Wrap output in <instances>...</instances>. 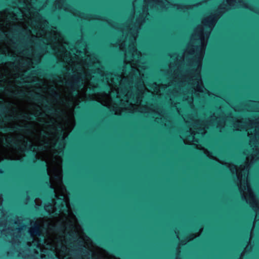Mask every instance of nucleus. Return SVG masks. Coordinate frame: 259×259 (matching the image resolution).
<instances>
[{
	"label": "nucleus",
	"mask_w": 259,
	"mask_h": 259,
	"mask_svg": "<svg viewBox=\"0 0 259 259\" xmlns=\"http://www.w3.org/2000/svg\"><path fill=\"white\" fill-rule=\"evenodd\" d=\"M58 8H61V7L59 5Z\"/></svg>",
	"instance_id": "obj_20"
},
{
	"label": "nucleus",
	"mask_w": 259,
	"mask_h": 259,
	"mask_svg": "<svg viewBox=\"0 0 259 259\" xmlns=\"http://www.w3.org/2000/svg\"><path fill=\"white\" fill-rule=\"evenodd\" d=\"M228 167L232 172H236L238 179L240 182V190L247 202L256 211L255 219H259V201L256 199L249 187L247 179L248 167L246 164L241 166L239 168L233 164H229Z\"/></svg>",
	"instance_id": "obj_4"
},
{
	"label": "nucleus",
	"mask_w": 259,
	"mask_h": 259,
	"mask_svg": "<svg viewBox=\"0 0 259 259\" xmlns=\"http://www.w3.org/2000/svg\"><path fill=\"white\" fill-rule=\"evenodd\" d=\"M1 202H2V198L0 197V204H1Z\"/></svg>",
	"instance_id": "obj_16"
},
{
	"label": "nucleus",
	"mask_w": 259,
	"mask_h": 259,
	"mask_svg": "<svg viewBox=\"0 0 259 259\" xmlns=\"http://www.w3.org/2000/svg\"><path fill=\"white\" fill-rule=\"evenodd\" d=\"M137 35L133 34L131 43L129 45L128 51L125 54L126 65L122 76H117L116 74H107L106 79L112 90L110 95L107 94H95L90 96V99L96 100L104 106L112 109L116 114H120L122 109L129 111H138L141 112H155V110L147 106H139L141 101V95L143 91V88L149 92L156 94H161V90L164 88L163 84L159 85L153 83L150 89L144 84L143 87L138 89L139 92L133 95L132 99L130 91L125 85V82L128 81V84L135 79H138L141 75V67L137 64V61L141 57V53L137 52L135 49L134 41L135 40Z\"/></svg>",
	"instance_id": "obj_1"
},
{
	"label": "nucleus",
	"mask_w": 259,
	"mask_h": 259,
	"mask_svg": "<svg viewBox=\"0 0 259 259\" xmlns=\"http://www.w3.org/2000/svg\"><path fill=\"white\" fill-rule=\"evenodd\" d=\"M0 52L11 56L16 55L18 57V64L15 65V68L13 69V71H10V75L13 78L16 79L15 82L19 81V80H17L19 77L21 79L24 80V81H30L29 79H25L23 77L24 74L22 73L26 69L33 67L34 62L36 61L33 58V55H26L25 53H19L13 46H10V45L7 44L0 45Z\"/></svg>",
	"instance_id": "obj_3"
},
{
	"label": "nucleus",
	"mask_w": 259,
	"mask_h": 259,
	"mask_svg": "<svg viewBox=\"0 0 259 259\" xmlns=\"http://www.w3.org/2000/svg\"><path fill=\"white\" fill-rule=\"evenodd\" d=\"M190 132L191 133V135L189 136L188 137L185 139L184 140V141L185 143H186L187 144H195L194 142L195 141L194 135L195 134L194 133V132L192 131V129H190Z\"/></svg>",
	"instance_id": "obj_6"
},
{
	"label": "nucleus",
	"mask_w": 259,
	"mask_h": 259,
	"mask_svg": "<svg viewBox=\"0 0 259 259\" xmlns=\"http://www.w3.org/2000/svg\"><path fill=\"white\" fill-rule=\"evenodd\" d=\"M234 127L237 130L246 128L248 135L251 136L250 145L255 150V153L251 158L254 159L259 158V143L257 142L259 139V120L257 119L254 122L247 119L238 121L235 123Z\"/></svg>",
	"instance_id": "obj_5"
},
{
	"label": "nucleus",
	"mask_w": 259,
	"mask_h": 259,
	"mask_svg": "<svg viewBox=\"0 0 259 259\" xmlns=\"http://www.w3.org/2000/svg\"><path fill=\"white\" fill-rule=\"evenodd\" d=\"M247 162L250 160V157H248L247 158Z\"/></svg>",
	"instance_id": "obj_14"
},
{
	"label": "nucleus",
	"mask_w": 259,
	"mask_h": 259,
	"mask_svg": "<svg viewBox=\"0 0 259 259\" xmlns=\"http://www.w3.org/2000/svg\"><path fill=\"white\" fill-rule=\"evenodd\" d=\"M238 2H240V0H237ZM228 3L231 5L233 6L235 5V3L237 2V0H227Z\"/></svg>",
	"instance_id": "obj_8"
},
{
	"label": "nucleus",
	"mask_w": 259,
	"mask_h": 259,
	"mask_svg": "<svg viewBox=\"0 0 259 259\" xmlns=\"http://www.w3.org/2000/svg\"><path fill=\"white\" fill-rule=\"evenodd\" d=\"M35 252H37V253H38V250L35 249Z\"/></svg>",
	"instance_id": "obj_18"
},
{
	"label": "nucleus",
	"mask_w": 259,
	"mask_h": 259,
	"mask_svg": "<svg viewBox=\"0 0 259 259\" xmlns=\"http://www.w3.org/2000/svg\"><path fill=\"white\" fill-rule=\"evenodd\" d=\"M35 115H36V116H38V115L37 114V113H35Z\"/></svg>",
	"instance_id": "obj_19"
},
{
	"label": "nucleus",
	"mask_w": 259,
	"mask_h": 259,
	"mask_svg": "<svg viewBox=\"0 0 259 259\" xmlns=\"http://www.w3.org/2000/svg\"><path fill=\"white\" fill-rule=\"evenodd\" d=\"M197 148H198V149H201V146H197Z\"/></svg>",
	"instance_id": "obj_15"
},
{
	"label": "nucleus",
	"mask_w": 259,
	"mask_h": 259,
	"mask_svg": "<svg viewBox=\"0 0 259 259\" xmlns=\"http://www.w3.org/2000/svg\"><path fill=\"white\" fill-rule=\"evenodd\" d=\"M242 3V0H240V2H238L237 0V2L235 3H240V5H243V4H241Z\"/></svg>",
	"instance_id": "obj_12"
},
{
	"label": "nucleus",
	"mask_w": 259,
	"mask_h": 259,
	"mask_svg": "<svg viewBox=\"0 0 259 259\" xmlns=\"http://www.w3.org/2000/svg\"><path fill=\"white\" fill-rule=\"evenodd\" d=\"M204 152L205 154L207 155V156L209 157H212V156L211 155L210 153L206 149H204Z\"/></svg>",
	"instance_id": "obj_10"
},
{
	"label": "nucleus",
	"mask_w": 259,
	"mask_h": 259,
	"mask_svg": "<svg viewBox=\"0 0 259 259\" xmlns=\"http://www.w3.org/2000/svg\"><path fill=\"white\" fill-rule=\"evenodd\" d=\"M242 3V0H240V2H238L237 0V2L235 3H240V5H243V4H241Z\"/></svg>",
	"instance_id": "obj_13"
},
{
	"label": "nucleus",
	"mask_w": 259,
	"mask_h": 259,
	"mask_svg": "<svg viewBox=\"0 0 259 259\" xmlns=\"http://www.w3.org/2000/svg\"><path fill=\"white\" fill-rule=\"evenodd\" d=\"M35 202L37 205H40L41 204V201L39 199H36Z\"/></svg>",
	"instance_id": "obj_11"
},
{
	"label": "nucleus",
	"mask_w": 259,
	"mask_h": 259,
	"mask_svg": "<svg viewBox=\"0 0 259 259\" xmlns=\"http://www.w3.org/2000/svg\"><path fill=\"white\" fill-rule=\"evenodd\" d=\"M215 22V20L213 16H210L204 19L202 21L203 27L200 28L197 31V34L200 45L196 49H189L187 53L194 55V59L193 61V65L196 67V70L194 75L190 78L184 77L179 73L178 70L174 71L173 78L175 81L180 82L188 81L192 87L196 91L199 92H203V87L200 76V70L201 66V61L203 56L205 47L208 34L211 30L212 26Z\"/></svg>",
	"instance_id": "obj_2"
},
{
	"label": "nucleus",
	"mask_w": 259,
	"mask_h": 259,
	"mask_svg": "<svg viewBox=\"0 0 259 259\" xmlns=\"http://www.w3.org/2000/svg\"><path fill=\"white\" fill-rule=\"evenodd\" d=\"M200 132H201V134H203V133H204V132H202L201 131Z\"/></svg>",
	"instance_id": "obj_17"
},
{
	"label": "nucleus",
	"mask_w": 259,
	"mask_h": 259,
	"mask_svg": "<svg viewBox=\"0 0 259 259\" xmlns=\"http://www.w3.org/2000/svg\"><path fill=\"white\" fill-rule=\"evenodd\" d=\"M146 2L151 1L161 7H166V5L169 3L166 0H146Z\"/></svg>",
	"instance_id": "obj_7"
},
{
	"label": "nucleus",
	"mask_w": 259,
	"mask_h": 259,
	"mask_svg": "<svg viewBox=\"0 0 259 259\" xmlns=\"http://www.w3.org/2000/svg\"><path fill=\"white\" fill-rule=\"evenodd\" d=\"M154 114V115L153 116V117L156 119H158L159 118L158 116H161V114L158 111L155 112Z\"/></svg>",
	"instance_id": "obj_9"
}]
</instances>
